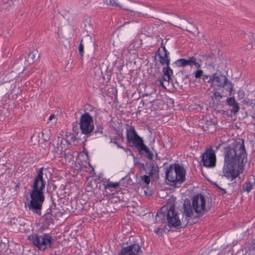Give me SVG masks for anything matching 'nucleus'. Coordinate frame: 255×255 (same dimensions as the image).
I'll use <instances>...</instances> for the list:
<instances>
[{
    "label": "nucleus",
    "instance_id": "obj_18",
    "mask_svg": "<svg viewBox=\"0 0 255 255\" xmlns=\"http://www.w3.org/2000/svg\"><path fill=\"white\" fill-rule=\"evenodd\" d=\"M126 126V138L130 137H134L138 135L134 127L132 125L127 124Z\"/></svg>",
    "mask_w": 255,
    "mask_h": 255
},
{
    "label": "nucleus",
    "instance_id": "obj_14",
    "mask_svg": "<svg viewBox=\"0 0 255 255\" xmlns=\"http://www.w3.org/2000/svg\"><path fill=\"white\" fill-rule=\"evenodd\" d=\"M143 139L139 135L127 138V144L131 148H137L142 142Z\"/></svg>",
    "mask_w": 255,
    "mask_h": 255
},
{
    "label": "nucleus",
    "instance_id": "obj_12",
    "mask_svg": "<svg viewBox=\"0 0 255 255\" xmlns=\"http://www.w3.org/2000/svg\"><path fill=\"white\" fill-rule=\"evenodd\" d=\"M139 154L149 160H152L153 154L143 141L137 148Z\"/></svg>",
    "mask_w": 255,
    "mask_h": 255
},
{
    "label": "nucleus",
    "instance_id": "obj_36",
    "mask_svg": "<svg viewBox=\"0 0 255 255\" xmlns=\"http://www.w3.org/2000/svg\"><path fill=\"white\" fill-rule=\"evenodd\" d=\"M249 37L251 40H255V35L253 33H251Z\"/></svg>",
    "mask_w": 255,
    "mask_h": 255
},
{
    "label": "nucleus",
    "instance_id": "obj_5",
    "mask_svg": "<svg viewBox=\"0 0 255 255\" xmlns=\"http://www.w3.org/2000/svg\"><path fill=\"white\" fill-rule=\"evenodd\" d=\"M186 171L179 164L170 165L165 171V179L168 184L171 186H176L177 183H181L185 180Z\"/></svg>",
    "mask_w": 255,
    "mask_h": 255
},
{
    "label": "nucleus",
    "instance_id": "obj_16",
    "mask_svg": "<svg viewBox=\"0 0 255 255\" xmlns=\"http://www.w3.org/2000/svg\"><path fill=\"white\" fill-rule=\"evenodd\" d=\"M226 103L228 106L232 107L231 110V113L235 115L239 111L240 108L238 103L236 101L234 97L228 98L226 99Z\"/></svg>",
    "mask_w": 255,
    "mask_h": 255
},
{
    "label": "nucleus",
    "instance_id": "obj_28",
    "mask_svg": "<svg viewBox=\"0 0 255 255\" xmlns=\"http://www.w3.org/2000/svg\"><path fill=\"white\" fill-rule=\"evenodd\" d=\"M156 172V169L154 167V165H153L150 169V170L148 172V176H152L155 172Z\"/></svg>",
    "mask_w": 255,
    "mask_h": 255
},
{
    "label": "nucleus",
    "instance_id": "obj_4",
    "mask_svg": "<svg viewBox=\"0 0 255 255\" xmlns=\"http://www.w3.org/2000/svg\"><path fill=\"white\" fill-rule=\"evenodd\" d=\"M174 203L169 205L168 203L158 211L156 215V222L167 223L169 227H177L181 225V222L176 212Z\"/></svg>",
    "mask_w": 255,
    "mask_h": 255
},
{
    "label": "nucleus",
    "instance_id": "obj_33",
    "mask_svg": "<svg viewBox=\"0 0 255 255\" xmlns=\"http://www.w3.org/2000/svg\"><path fill=\"white\" fill-rule=\"evenodd\" d=\"M238 95L239 97L243 98L244 96L245 93L243 90H240L238 92Z\"/></svg>",
    "mask_w": 255,
    "mask_h": 255
},
{
    "label": "nucleus",
    "instance_id": "obj_9",
    "mask_svg": "<svg viewBox=\"0 0 255 255\" xmlns=\"http://www.w3.org/2000/svg\"><path fill=\"white\" fill-rule=\"evenodd\" d=\"M211 85L217 86L219 87L224 88L225 86L228 87L227 91H231L233 89V86L230 82L228 81L226 76L224 75H217L216 74L210 76L208 81Z\"/></svg>",
    "mask_w": 255,
    "mask_h": 255
},
{
    "label": "nucleus",
    "instance_id": "obj_13",
    "mask_svg": "<svg viewBox=\"0 0 255 255\" xmlns=\"http://www.w3.org/2000/svg\"><path fill=\"white\" fill-rule=\"evenodd\" d=\"M117 135L114 137H110V143L115 144L118 148L123 149L125 151H127L128 149H126L124 146L121 145L119 141L123 142L124 141V136L123 135V130H119L117 131Z\"/></svg>",
    "mask_w": 255,
    "mask_h": 255
},
{
    "label": "nucleus",
    "instance_id": "obj_41",
    "mask_svg": "<svg viewBox=\"0 0 255 255\" xmlns=\"http://www.w3.org/2000/svg\"><path fill=\"white\" fill-rule=\"evenodd\" d=\"M50 216H51V214H49V213H47V214H45V217H46V218H47L48 217H50Z\"/></svg>",
    "mask_w": 255,
    "mask_h": 255
},
{
    "label": "nucleus",
    "instance_id": "obj_2",
    "mask_svg": "<svg viewBox=\"0 0 255 255\" xmlns=\"http://www.w3.org/2000/svg\"><path fill=\"white\" fill-rule=\"evenodd\" d=\"M36 175L34 177L30 192V200L27 204L29 211L39 216L41 215L42 205L45 197L43 190L45 189L47 177L48 169L44 167L36 170Z\"/></svg>",
    "mask_w": 255,
    "mask_h": 255
},
{
    "label": "nucleus",
    "instance_id": "obj_35",
    "mask_svg": "<svg viewBox=\"0 0 255 255\" xmlns=\"http://www.w3.org/2000/svg\"><path fill=\"white\" fill-rule=\"evenodd\" d=\"M14 184H15V185L14 189L15 191H17L19 189V183H14Z\"/></svg>",
    "mask_w": 255,
    "mask_h": 255
},
{
    "label": "nucleus",
    "instance_id": "obj_20",
    "mask_svg": "<svg viewBox=\"0 0 255 255\" xmlns=\"http://www.w3.org/2000/svg\"><path fill=\"white\" fill-rule=\"evenodd\" d=\"M120 184L119 182H111L109 181H108L107 183L104 184V189L105 190H110L111 193H108L109 194H114L111 188H118L119 187Z\"/></svg>",
    "mask_w": 255,
    "mask_h": 255
},
{
    "label": "nucleus",
    "instance_id": "obj_25",
    "mask_svg": "<svg viewBox=\"0 0 255 255\" xmlns=\"http://www.w3.org/2000/svg\"><path fill=\"white\" fill-rule=\"evenodd\" d=\"M213 98L216 101H220L221 99L222 98V95L218 91H215L213 93Z\"/></svg>",
    "mask_w": 255,
    "mask_h": 255
},
{
    "label": "nucleus",
    "instance_id": "obj_8",
    "mask_svg": "<svg viewBox=\"0 0 255 255\" xmlns=\"http://www.w3.org/2000/svg\"><path fill=\"white\" fill-rule=\"evenodd\" d=\"M80 129L82 134L89 136L94 130V124L93 117L88 112L82 114L79 120Z\"/></svg>",
    "mask_w": 255,
    "mask_h": 255
},
{
    "label": "nucleus",
    "instance_id": "obj_1",
    "mask_svg": "<svg viewBox=\"0 0 255 255\" xmlns=\"http://www.w3.org/2000/svg\"><path fill=\"white\" fill-rule=\"evenodd\" d=\"M224 162L222 169L223 176L233 181L242 172L247 161V153L244 140L236 141L226 147L224 152Z\"/></svg>",
    "mask_w": 255,
    "mask_h": 255
},
{
    "label": "nucleus",
    "instance_id": "obj_22",
    "mask_svg": "<svg viewBox=\"0 0 255 255\" xmlns=\"http://www.w3.org/2000/svg\"><path fill=\"white\" fill-rule=\"evenodd\" d=\"M253 183L250 180H247L243 184L242 192H249L253 189Z\"/></svg>",
    "mask_w": 255,
    "mask_h": 255
},
{
    "label": "nucleus",
    "instance_id": "obj_39",
    "mask_svg": "<svg viewBox=\"0 0 255 255\" xmlns=\"http://www.w3.org/2000/svg\"><path fill=\"white\" fill-rule=\"evenodd\" d=\"M55 117V116L54 115V114H52L50 116V117H49V121H51L52 119H53V118H54Z\"/></svg>",
    "mask_w": 255,
    "mask_h": 255
},
{
    "label": "nucleus",
    "instance_id": "obj_7",
    "mask_svg": "<svg viewBox=\"0 0 255 255\" xmlns=\"http://www.w3.org/2000/svg\"><path fill=\"white\" fill-rule=\"evenodd\" d=\"M140 241V237H130L127 242V246L122 249L119 255H142Z\"/></svg>",
    "mask_w": 255,
    "mask_h": 255
},
{
    "label": "nucleus",
    "instance_id": "obj_31",
    "mask_svg": "<svg viewBox=\"0 0 255 255\" xmlns=\"http://www.w3.org/2000/svg\"><path fill=\"white\" fill-rule=\"evenodd\" d=\"M95 132L96 133H103V128L101 126L97 128L96 129Z\"/></svg>",
    "mask_w": 255,
    "mask_h": 255
},
{
    "label": "nucleus",
    "instance_id": "obj_6",
    "mask_svg": "<svg viewBox=\"0 0 255 255\" xmlns=\"http://www.w3.org/2000/svg\"><path fill=\"white\" fill-rule=\"evenodd\" d=\"M28 239L39 250L44 251L53 248L54 240L49 234L44 233L41 235L32 234L28 236Z\"/></svg>",
    "mask_w": 255,
    "mask_h": 255
},
{
    "label": "nucleus",
    "instance_id": "obj_10",
    "mask_svg": "<svg viewBox=\"0 0 255 255\" xmlns=\"http://www.w3.org/2000/svg\"><path fill=\"white\" fill-rule=\"evenodd\" d=\"M201 162L203 165L206 167L213 168L215 166L216 157L215 151L211 147L206 149L202 154Z\"/></svg>",
    "mask_w": 255,
    "mask_h": 255
},
{
    "label": "nucleus",
    "instance_id": "obj_29",
    "mask_svg": "<svg viewBox=\"0 0 255 255\" xmlns=\"http://www.w3.org/2000/svg\"><path fill=\"white\" fill-rule=\"evenodd\" d=\"M137 165L139 166V168L141 170L145 171V166L143 163H137Z\"/></svg>",
    "mask_w": 255,
    "mask_h": 255
},
{
    "label": "nucleus",
    "instance_id": "obj_27",
    "mask_svg": "<svg viewBox=\"0 0 255 255\" xmlns=\"http://www.w3.org/2000/svg\"><path fill=\"white\" fill-rule=\"evenodd\" d=\"M109 4L114 6L121 7V5L116 2V0H109Z\"/></svg>",
    "mask_w": 255,
    "mask_h": 255
},
{
    "label": "nucleus",
    "instance_id": "obj_30",
    "mask_svg": "<svg viewBox=\"0 0 255 255\" xmlns=\"http://www.w3.org/2000/svg\"><path fill=\"white\" fill-rule=\"evenodd\" d=\"M164 228H165V226H164V228H162V229H161V228H160L159 227H157V228L154 229V232L155 233L157 234H158L160 233V231L161 230H164Z\"/></svg>",
    "mask_w": 255,
    "mask_h": 255
},
{
    "label": "nucleus",
    "instance_id": "obj_32",
    "mask_svg": "<svg viewBox=\"0 0 255 255\" xmlns=\"http://www.w3.org/2000/svg\"><path fill=\"white\" fill-rule=\"evenodd\" d=\"M162 45H161V48L163 51V52H164V54H169V52L167 51V50L166 49L165 47L164 46H163L162 45Z\"/></svg>",
    "mask_w": 255,
    "mask_h": 255
},
{
    "label": "nucleus",
    "instance_id": "obj_42",
    "mask_svg": "<svg viewBox=\"0 0 255 255\" xmlns=\"http://www.w3.org/2000/svg\"><path fill=\"white\" fill-rule=\"evenodd\" d=\"M17 225H20V226L22 225V224H21V223H17Z\"/></svg>",
    "mask_w": 255,
    "mask_h": 255
},
{
    "label": "nucleus",
    "instance_id": "obj_40",
    "mask_svg": "<svg viewBox=\"0 0 255 255\" xmlns=\"http://www.w3.org/2000/svg\"><path fill=\"white\" fill-rule=\"evenodd\" d=\"M251 104H254L255 106V99L252 100Z\"/></svg>",
    "mask_w": 255,
    "mask_h": 255
},
{
    "label": "nucleus",
    "instance_id": "obj_24",
    "mask_svg": "<svg viewBox=\"0 0 255 255\" xmlns=\"http://www.w3.org/2000/svg\"><path fill=\"white\" fill-rule=\"evenodd\" d=\"M78 51L79 54L81 57L83 56L84 54V44L83 43V39H81L78 47Z\"/></svg>",
    "mask_w": 255,
    "mask_h": 255
},
{
    "label": "nucleus",
    "instance_id": "obj_37",
    "mask_svg": "<svg viewBox=\"0 0 255 255\" xmlns=\"http://www.w3.org/2000/svg\"><path fill=\"white\" fill-rule=\"evenodd\" d=\"M218 188L219 189H220V190L223 192V194H225V193H226V190H225V189H223V188H221V187H219V186H218Z\"/></svg>",
    "mask_w": 255,
    "mask_h": 255
},
{
    "label": "nucleus",
    "instance_id": "obj_21",
    "mask_svg": "<svg viewBox=\"0 0 255 255\" xmlns=\"http://www.w3.org/2000/svg\"><path fill=\"white\" fill-rule=\"evenodd\" d=\"M37 52V51L34 50L27 54V56L25 57V60L28 64H31L34 62L36 54V53Z\"/></svg>",
    "mask_w": 255,
    "mask_h": 255
},
{
    "label": "nucleus",
    "instance_id": "obj_34",
    "mask_svg": "<svg viewBox=\"0 0 255 255\" xmlns=\"http://www.w3.org/2000/svg\"><path fill=\"white\" fill-rule=\"evenodd\" d=\"M163 81H164V80H163L162 78H161V79H160L159 80L160 85L162 88H163L165 89V88H166V87H165V86L164 85Z\"/></svg>",
    "mask_w": 255,
    "mask_h": 255
},
{
    "label": "nucleus",
    "instance_id": "obj_17",
    "mask_svg": "<svg viewBox=\"0 0 255 255\" xmlns=\"http://www.w3.org/2000/svg\"><path fill=\"white\" fill-rule=\"evenodd\" d=\"M160 49L156 52L155 55H157L159 57V61L161 65H166L169 66L170 65V58L169 54H161L158 53Z\"/></svg>",
    "mask_w": 255,
    "mask_h": 255
},
{
    "label": "nucleus",
    "instance_id": "obj_19",
    "mask_svg": "<svg viewBox=\"0 0 255 255\" xmlns=\"http://www.w3.org/2000/svg\"><path fill=\"white\" fill-rule=\"evenodd\" d=\"M151 103V108L154 110H160L163 109V101L160 99L153 100L150 101Z\"/></svg>",
    "mask_w": 255,
    "mask_h": 255
},
{
    "label": "nucleus",
    "instance_id": "obj_15",
    "mask_svg": "<svg viewBox=\"0 0 255 255\" xmlns=\"http://www.w3.org/2000/svg\"><path fill=\"white\" fill-rule=\"evenodd\" d=\"M163 75L162 79L164 81H167L168 83L172 82L171 79L172 76H173V72L172 69L169 66H166L163 68L162 69Z\"/></svg>",
    "mask_w": 255,
    "mask_h": 255
},
{
    "label": "nucleus",
    "instance_id": "obj_38",
    "mask_svg": "<svg viewBox=\"0 0 255 255\" xmlns=\"http://www.w3.org/2000/svg\"><path fill=\"white\" fill-rule=\"evenodd\" d=\"M202 76H203V78L202 79L204 81L206 80V79H207L209 78V76L207 75H203Z\"/></svg>",
    "mask_w": 255,
    "mask_h": 255
},
{
    "label": "nucleus",
    "instance_id": "obj_3",
    "mask_svg": "<svg viewBox=\"0 0 255 255\" xmlns=\"http://www.w3.org/2000/svg\"><path fill=\"white\" fill-rule=\"evenodd\" d=\"M206 200L204 196L201 194H197L195 195L191 201L186 198L184 200L182 208V222H185V224H191L190 220L194 218V212L197 215V217H202L208 212L209 209L206 207Z\"/></svg>",
    "mask_w": 255,
    "mask_h": 255
},
{
    "label": "nucleus",
    "instance_id": "obj_23",
    "mask_svg": "<svg viewBox=\"0 0 255 255\" xmlns=\"http://www.w3.org/2000/svg\"><path fill=\"white\" fill-rule=\"evenodd\" d=\"M141 180L144 186H146L149 185L150 182L149 176L144 175L141 176Z\"/></svg>",
    "mask_w": 255,
    "mask_h": 255
},
{
    "label": "nucleus",
    "instance_id": "obj_26",
    "mask_svg": "<svg viewBox=\"0 0 255 255\" xmlns=\"http://www.w3.org/2000/svg\"><path fill=\"white\" fill-rule=\"evenodd\" d=\"M203 75V71L201 69L197 70L194 75V77L196 79H199Z\"/></svg>",
    "mask_w": 255,
    "mask_h": 255
},
{
    "label": "nucleus",
    "instance_id": "obj_11",
    "mask_svg": "<svg viewBox=\"0 0 255 255\" xmlns=\"http://www.w3.org/2000/svg\"><path fill=\"white\" fill-rule=\"evenodd\" d=\"M173 64L177 67H185L189 65L192 67L193 65L197 68L200 67V65L197 62V59L194 56L189 57L188 59L185 58H180L176 60Z\"/></svg>",
    "mask_w": 255,
    "mask_h": 255
}]
</instances>
